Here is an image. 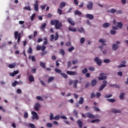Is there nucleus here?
I'll return each instance as SVG.
<instances>
[{
  "label": "nucleus",
  "instance_id": "39448f33",
  "mask_svg": "<svg viewBox=\"0 0 128 128\" xmlns=\"http://www.w3.org/2000/svg\"><path fill=\"white\" fill-rule=\"evenodd\" d=\"M108 77L106 76V74L104 73H100V76L98 78L99 80H106Z\"/></svg>",
  "mask_w": 128,
  "mask_h": 128
},
{
  "label": "nucleus",
  "instance_id": "4c0bfd02",
  "mask_svg": "<svg viewBox=\"0 0 128 128\" xmlns=\"http://www.w3.org/2000/svg\"><path fill=\"white\" fill-rule=\"evenodd\" d=\"M54 77H50V78L48 79V83L52 82V80H54Z\"/></svg>",
  "mask_w": 128,
  "mask_h": 128
},
{
  "label": "nucleus",
  "instance_id": "e2e57ef3",
  "mask_svg": "<svg viewBox=\"0 0 128 128\" xmlns=\"http://www.w3.org/2000/svg\"><path fill=\"white\" fill-rule=\"evenodd\" d=\"M110 34H116V30H111L110 31Z\"/></svg>",
  "mask_w": 128,
  "mask_h": 128
},
{
  "label": "nucleus",
  "instance_id": "412c9836",
  "mask_svg": "<svg viewBox=\"0 0 128 128\" xmlns=\"http://www.w3.org/2000/svg\"><path fill=\"white\" fill-rule=\"evenodd\" d=\"M16 63H12V64H9L8 66L9 68H14L16 67Z\"/></svg>",
  "mask_w": 128,
  "mask_h": 128
},
{
  "label": "nucleus",
  "instance_id": "09e8293b",
  "mask_svg": "<svg viewBox=\"0 0 128 128\" xmlns=\"http://www.w3.org/2000/svg\"><path fill=\"white\" fill-rule=\"evenodd\" d=\"M72 66V62L70 61H68L67 62V68H70Z\"/></svg>",
  "mask_w": 128,
  "mask_h": 128
},
{
  "label": "nucleus",
  "instance_id": "8fccbe9b",
  "mask_svg": "<svg viewBox=\"0 0 128 128\" xmlns=\"http://www.w3.org/2000/svg\"><path fill=\"white\" fill-rule=\"evenodd\" d=\"M54 40L56 41L57 40H58V32H56V36L55 37H54Z\"/></svg>",
  "mask_w": 128,
  "mask_h": 128
},
{
  "label": "nucleus",
  "instance_id": "dca6fc26",
  "mask_svg": "<svg viewBox=\"0 0 128 128\" xmlns=\"http://www.w3.org/2000/svg\"><path fill=\"white\" fill-rule=\"evenodd\" d=\"M18 72H20V71H18V70L14 71V72H11L10 74V76H16V74H18Z\"/></svg>",
  "mask_w": 128,
  "mask_h": 128
},
{
  "label": "nucleus",
  "instance_id": "de8ad7c7",
  "mask_svg": "<svg viewBox=\"0 0 128 128\" xmlns=\"http://www.w3.org/2000/svg\"><path fill=\"white\" fill-rule=\"evenodd\" d=\"M93 108L94 109V110H95V112H100V110L99 109V108L98 107L93 106Z\"/></svg>",
  "mask_w": 128,
  "mask_h": 128
},
{
  "label": "nucleus",
  "instance_id": "6e6552de",
  "mask_svg": "<svg viewBox=\"0 0 128 128\" xmlns=\"http://www.w3.org/2000/svg\"><path fill=\"white\" fill-rule=\"evenodd\" d=\"M32 114L33 116L32 118V120H38V114L36 113V112L34 111L32 112Z\"/></svg>",
  "mask_w": 128,
  "mask_h": 128
},
{
  "label": "nucleus",
  "instance_id": "c85d7f7f",
  "mask_svg": "<svg viewBox=\"0 0 128 128\" xmlns=\"http://www.w3.org/2000/svg\"><path fill=\"white\" fill-rule=\"evenodd\" d=\"M40 64L41 68H46V64L40 62Z\"/></svg>",
  "mask_w": 128,
  "mask_h": 128
},
{
  "label": "nucleus",
  "instance_id": "052dcab7",
  "mask_svg": "<svg viewBox=\"0 0 128 128\" xmlns=\"http://www.w3.org/2000/svg\"><path fill=\"white\" fill-rule=\"evenodd\" d=\"M112 94H110L108 95H105L104 98H112Z\"/></svg>",
  "mask_w": 128,
  "mask_h": 128
},
{
  "label": "nucleus",
  "instance_id": "79ce46f5",
  "mask_svg": "<svg viewBox=\"0 0 128 128\" xmlns=\"http://www.w3.org/2000/svg\"><path fill=\"white\" fill-rule=\"evenodd\" d=\"M36 18V14H33L31 16H30V20H31L32 22L34 20V18Z\"/></svg>",
  "mask_w": 128,
  "mask_h": 128
},
{
  "label": "nucleus",
  "instance_id": "1a4fd4ad",
  "mask_svg": "<svg viewBox=\"0 0 128 128\" xmlns=\"http://www.w3.org/2000/svg\"><path fill=\"white\" fill-rule=\"evenodd\" d=\"M94 62H96L97 64L99 66H102V62L98 58L96 57L94 58Z\"/></svg>",
  "mask_w": 128,
  "mask_h": 128
},
{
  "label": "nucleus",
  "instance_id": "ddd939ff",
  "mask_svg": "<svg viewBox=\"0 0 128 128\" xmlns=\"http://www.w3.org/2000/svg\"><path fill=\"white\" fill-rule=\"evenodd\" d=\"M87 117L89 118H96V116L92 114L90 112H88L86 114Z\"/></svg>",
  "mask_w": 128,
  "mask_h": 128
},
{
  "label": "nucleus",
  "instance_id": "a19ab883",
  "mask_svg": "<svg viewBox=\"0 0 128 128\" xmlns=\"http://www.w3.org/2000/svg\"><path fill=\"white\" fill-rule=\"evenodd\" d=\"M57 12L58 14L62 15V10L58 8L57 10Z\"/></svg>",
  "mask_w": 128,
  "mask_h": 128
},
{
  "label": "nucleus",
  "instance_id": "c9c22d12",
  "mask_svg": "<svg viewBox=\"0 0 128 128\" xmlns=\"http://www.w3.org/2000/svg\"><path fill=\"white\" fill-rule=\"evenodd\" d=\"M60 118V115H56L54 117V120H58Z\"/></svg>",
  "mask_w": 128,
  "mask_h": 128
},
{
  "label": "nucleus",
  "instance_id": "58836bf2",
  "mask_svg": "<svg viewBox=\"0 0 128 128\" xmlns=\"http://www.w3.org/2000/svg\"><path fill=\"white\" fill-rule=\"evenodd\" d=\"M46 126L47 128H52V123H48L46 124Z\"/></svg>",
  "mask_w": 128,
  "mask_h": 128
},
{
  "label": "nucleus",
  "instance_id": "0eeeda50",
  "mask_svg": "<svg viewBox=\"0 0 128 128\" xmlns=\"http://www.w3.org/2000/svg\"><path fill=\"white\" fill-rule=\"evenodd\" d=\"M102 83L104 84H102L98 89V90L100 91L102 90L106 86V84H108V82H106V80H104L102 82Z\"/></svg>",
  "mask_w": 128,
  "mask_h": 128
},
{
  "label": "nucleus",
  "instance_id": "338daca9",
  "mask_svg": "<svg viewBox=\"0 0 128 128\" xmlns=\"http://www.w3.org/2000/svg\"><path fill=\"white\" fill-rule=\"evenodd\" d=\"M88 70H90L91 72H94V68L93 67H89Z\"/></svg>",
  "mask_w": 128,
  "mask_h": 128
},
{
  "label": "nucleus",
  "instance_id": "f257e3e1",
  "mask_svg": "<svg viewBox=\"0 0 128 128\" xmlns=\"http://www.w3.org/2000/svg\"><path fill=\"white\" fill-rule=\"evenodd\" d=\"M50 24L54 26L56 30H60L62 26V23L60 22L58 20H52L50 21Z\"/></svg>",
  "mask_w": 128,
  "mask_h": 128
},
{
  "label": "nucleus",
  "instance_id": "49530a36",
  "mask_svg": "<svg viewBox=\"0 0 128 128\" xmlns=\"http://www.w3.org/2000/svg\"><path fill=\"white\" fill-rule=\"evenodd\" d=\"M106 100H108V102H116V100L114 98L107 99Z\"/></svg>",
  "mask_w": 128,
  "mask_h": 128
},
{
  "label": "nucleus",
  "instance_id": "7ed1b4c3",
  "mask_svg": "<svg viewBox=\"0 0 128 128\" xmlns=\"http://www.w3.org/2000/svg\"><path fill=\"white\" fill-rule=\"evenodd\" d=\"M14 36L15 40H17V42H18V44H20V36H21L20 33L18 34V32L15 31L14 32Z\"/></svg>",
  "mask_w": 128,
  "mask_h": 128
},
{
  "label": "nucleus",
  "instance_id": "a18cd8bd",
  "mask_svg": "<svg viewBox=\"0 0 128 128\" xmlns=\"http://www.w3.org/2000/svg\"><path fill=\"white\" fill-rule=\"evenodd\" d=\"M62 76H63L64 78H68V76L65 73H61Z\"/></svg>",
  "mask_w": 128,
  "mask_h": 128
},
{
  "label": "nucleus",
  "instance_id": "473e14b6",
  "mask_svg": "<svg viewBox=\"0 0 128 128\" xmlns=\"http://www.w3.org/2000/svg\"><path fill=\"white\" fill-rule=\"evenodd\" d=\"M74 50V47L71 46L68 48V52H72Z\"/></svg>",
  "mask_w": 128,
  "mask_h": 128
},
{
  "label": "nucleus",
  "instance_id": "f704fd0d",
  "mask_svg": "<svg viewBox=\"0 0 128 128\" xmlns=\"http://www.w3.org/2000/svg\"><path fill=\"white\" fill-rule=\"evenodd\" d=\"M124 92H122V93L120 96V100H124Z\"/></svg>",
  "mask_w": 128,
  "mask_h": 128
},
{
  "label": "nucleus",
  "instance_id": "6ab92c4d",
  "mask_svg": "<svg viewBox=\"0 0 128 128\" xmlns=\"http://www.w3.org/2000/svg\"><path fill=\"white\" fill-rule=\"evenodd\" d=\"M28 80L30 82H34V76L32 75L29 76Z\"/></svg>",
  "mask_w": 128,
  "mask_h": 128
},
{
  "label": "nucleus",
  "instance_id": "6e6d98bb",
  "mask_svg": "<svg viewBox=\"0 0 128 128\" xmlns=\"http://www.w3.org/2000/svg\"><path fill=\"white\" fill-rule=\"evenodd\" d=\"M96 98V94L94 92H92L90 95V98Z\"/></svg>",
  "mask_w": 128,
  "mask_h": 128
},
{
  "label": "nucleus",
  "instance_id": "9d476101",
  "mask_svg": "<svg viewBox=\"0 0 128 128\" xmlns=\"http://www.w3.org/2000/svg\"><path fill=\"white\" fill-rule=\"evenodd\" d=\"M40 103H36L34 106L35 110H36L37 112L40 110Z\"/></svg>",
  "mask_w": 128,
  "mask_h": 128
},
{
  "label": "nucleus",
  "instance_id": "c756f323",
  "mask_svg": "<svg viewBox=\"0 0 128 128\" xmlns=\"http://www.w3.org/2000/svg\"><path fill=\"white\" fill-rule=\"evenodd\" d=\"M74 14L76 16H80V15H82V12H80V10H75Z\"/></svg>",
  "mask_w": 128,
  "mask_h": 128
},
{
  "label": "nucleus",
  "instance_id": "4468645a",
  "mask_svg": "<svg viewBox=\"0 0 128 128\" xmlns=\"http://www.w3.org/2000/svg\"><path fill=\"white\" fill-rule=\"evenodd\" d=\"M38 1L36 0V4H34V10H36V12H38Z\"/></svg>",
  "mask_w": 128,
  "mask_h": 128
},
{
  "label": "nucleus",
  "instance_id": "a878e982",
  "mask_svg": "<svg viewBox=\"0 0 128 128\" xmlns=\"http://www.w3.org/2000/svg\"><path fill=\"white\" fill-rule=\"evenodd\" d=\"M68 30L70 32H76V28H72V27H68Z\"/></svg>",
  "mask_w": 128,
  "mask_h": 128
},
{
  "label": "nucleus",
  "instance_id": "774afa93",
  "mask_svg": "<svg viewBox=\"0 0 128 128\" xmlns=\"http://www.w3.org/2000/svg\"><path fill=\"white\" fill-rule=\"evenodd\" d=\"M29 126H30V128H36V126H34V124H30Z\"/></svg>",
  "mask_w": 128,
  "mask_h": 128
},
{
  "label": "nucleus",
  "instance_id": "f03ea898",
  "mask_svg": "<svg viewBox=\"0 0 128 128\" xmlns=\"http://www.w3.org/2000/svg\"><path fill=\"white\" fill-rule=\"evenodd\" d=\"M46 48V47L44 45H42V46L38 45L36 48V50H42V52H41V56H46V54H48V51H45Z\"/></svg>",
  "mask_w": 128,
  "mask_h": 128
},
{
  "label": "nucleus",
  "instance_id": "ea45409f",
  "mask_svg": "<svg viewBox=\"0 0 128 128\" xmlns=\"http://www.w3.org/2000/svg\"><path fill=\"white\" fill-rule=\"evenodd\" d=\"M118 26L120 28H122V22H118Z\"/></svg>",
  "mask_w": 128,
  "mask_h": 128
},
{
  "label": "nucleus",
  "instance_id": "f8f14e48",
  "mask_svg": "<svg viewBox=\"0 0 128 128\" xmlns=\"http://www.w3.org/2000/svg\"><path fill=\"white\" fill-rule=\"evenodd\" d=\"M67 22H68V24H71V26H74V24H76V23L74 22V20H72L71 18H68L67 19Z\"/></svg>",
  "mask_w": 128,
  "mask_h": 128
},
{
  "label": "nucleus",
  "instance_id": "c03bdc74",
  "mask_svg": "<svg viewBox=\"0 0 128 128\" xmlns=\"http://www.w3.org/2000/svg\"><path fill=\"white\" fill-rule=\"evenodd\" d=\"M116 12V10L112 8L111 9L110 11H108V12H110L111 14H114Z\"/></svg>",
  "mask_w": 128,
  "mask_h": 128
},
{
  "label": "nucleus",
  "instance_id": "680f3d73",
  "mask_svg": "<svg viewBox=\"0 0 128 128\" xmlns=\"http://www.w3.org/2000/svg\"><path fill=\"white\" fill-rule=\"evenodd\" d=\"M28 52V54H32V48H29Z\"/></svg>",
  "mask_w": 128,
  "mask_h": 128
},
{
  "label": "nucleus",
  "instance_id": "2eb2a0df",
  "mask_svg": "<svg viewBox=\"0 0 128 128\" xmlns=\"http://www.w3.org/2000/svg\"><path fill=\"white\" fill-rule=\"evenodd\" d=\"M86 18L89 20H94V15L88 14H86Z\"/></svg>",
  "mask_w": 128,
  "mask_h": 128
},
{
  "label": "nucleus",
  "instance_id": "603ef678",
  "mask_svg": "<svg viewBox=\"0 0 128 128\" xmlns=\"http://www.w3.org/2000/svg\"><path fill=\"white\" fill-rule=\"evenodd\" d=\"M88 72V68H84V70H82V73L84 74Z\"/></svg>",
  "mask_w": 128,
  "mask_h": 128
},
{
  "label": "nucleus",
  "instance_id": "cd10ccee",
  "mask_svg": "<svg viewBox=\"0 0 128 128\" xmlns=\"http://www.w3.org/2000/svg\"><path fill=\"white\" fill-rule=\"evenodd\" d=\"M66 6V2H62L60 4V8H64V6Z\"/></svg>",
  "mask_w": 128,
  "mask_h": 128
},
{
  "label": "nucleus",
  "instance_id": "b1692460",
  "mask_svg": "<svg viewBox=\"0 0 128 128\" xmlns=\"http://www.w3.org/2000/svg\"><path fill=\"white\" fill-rule=\"evenodd\" d=\"M112 112H114V114H120L121 112L120 110H116V109H112Z\"/></svg>",
  "mask_w": 128,
  "mask_h": 128
},
{
  "label": "nucleus",
  "instance_id": "9b49d317",
  "mask_svg": "<svg viewBox=\"0 0 128 128\" xmlns=\"http://www.w3.org/2000/svg\"><path fill=\"white\" fill-rule=\"evenodd\" d=\"M66 74L69 76H78V73L76 72L66 71Z\"/></svg>",
  "mask_w": 128,
  "mask_h": 128
},
{
  "label": "nucleus",
  "instance_id": "a211bd4d",
  "mask_svg": "<svg viewBox=\"0 0 128 128\" xmlns=\"http://www.w3.org/2000/svg\"><path fill=\"white\" fill-rule=\"evenodd\" d=\"M118 48V46L117 44H114L112 45V50H116Z\"/></svg>",
  "mask_w": 128,
  "mask_h": 128
},
{
  "label": "nucleus",
  "instance_id": "69168bd1",
  "mask_svg": "<svg viewBox=\"0 0 128 128\" xmlns=\"http://www.w3.org/2000/svg\"><path fill=\"white\" fill-rule=\"evenodd\" d=\"M84 41H85L84 38H82L80 40V44H84Z\"/></svg>",
  "mask_w": 128,
  "mask_h": 128
},
{
  "label": "nucleus",
  "instance_id": "4be33fe9",
  "mask_svg": "<svg viewBox=\"0 0 128 128\" xmlns=\"http://www.w3.org/2000/svg\"><path fill=\"white\" fill-rule=\"evenodd\" d=\"M78 32L80 34H84V32H86V31H84V28L82 27H81L80 28L78 29Z\"/></svg>",
  "mask_w": 128,
  "mask_h": 128
},
{
  "label": "nucleus",
  "instance_id": "5701e85b",
  "mask_svg": "<svg viewBox=\"0 0 128 128\" xmlns=\"http://www.w3.org/2000/svg\"><path fill=\"white\" fill-rule=\"evenodd\" d=\"M78 82V80H74V88H76Z\"/></svg>",
  "mask_w": 128,
  "mask_h": 128
},
{
  "label": "nucleus",
  "instance_id": "3c124183",
  "mask_svg": "<svg viewBox=\"0 0 128 128\" xmlns=\"http://www.w3.org/2000/svg\"><path fill=\"white\" fill-rule=\"evenodd\" d=\"M24 118H28V112H24Z\"/></svg>",
  "mask_w": 128,
  "mask_h": 128
},
{
  "label": "nucleus",
  "instance_id": "aec40b11",
  "mask_svg": "<svg viewBox=\"0 0 128 128\" xmlns=\"http://www.w3.org/2000/svg\"><path fill=\"white\" fill-rule=\"evenodd\" d=\"M110 26V24L106 22L102 24V28H108V26Z\"/></svg>",
  "mask_w": 128,
  "mask_h": 128
},
{
  "label": "nucleus",
  "instance_id": "864d4df0",
  "mask_svg": "<svg viewBox=\"0 0 128 128\" xmlns=\"http://www.w3.org/2000/svg\"><path fill=\"white\" fill-rule=\"evenodd\" d=\"M46 24L44 23L40 26V28L44 29L46 28Z\"/></svg>",
  "mask_w": 128,
  "mask_h": 128
},
{
  "label": "nucleus",
  "instance_id": "4d7b16f0",
  "mask_svg": "<svg viewBox=\"0 0 128 128\" xmlns=\"http://www.w3.org/2000/svg\"><path fill=\"white\" fill-rule=\"evenodd\" d=\"M6 46V43H4L2 45H0V48H2Z\"/></svg>",
  "mask_w": 128,
  "mask_h": 128
},
{
  "label": "nucleus",
  "instance_id": "423d86ee",
  "mask_svg": "<svg viewBox=\"0 0 128 128\" xmlns=\"http://www.w3.org/2000/svg\"><path fill=\"white\" fill-rule=\"evenodd\" d=\"M86 6L88 10H92V8H94V4L92 2H88Z\"/></svg>",
  "mask_w": 128,
  "mask_h": 128
},
{
  "label": "nucleus",
  "instance_id": "72a5a7b5",
  "mask_svg": "<svg viewBox=\"0 0 128 128\" xmlns=\"http://www.w3.org/2000/svg\"><path fill=\"white\" fill-rule=\"evenodd\" d=\"M29 60H32V62H36V58H34V56H30L28 58Z\"/></svg>",
  "mask_w": 128,
  "mask_h": 128
},
{
  "label": "nucleus",
  "instance_id": "13d9d810",
  "mask_svg": "<svg viewBox=\"0 0 128 128\" xmlns=\"http://www.w3.org/2000/svg\"><path fill=\"white\" fill-rule=\"evenodd\" d=\"M54 35L51 34L50 35V42H52V40H54Z\"/></svg>",
  "mask_w": 128,
  "mask_h": 128
},
{
  "label": "nucleus",
  "instance_id": "393cba45",
  "mask_svg": "<svg viewBox=\"0 0 128 128\" xmlns=\"http://www.w3.org/2000/svg\"><path fill=\"white\" fill-rule=\"evenodd\" d=\"M78 126H79V128H82V122L80 121V120H78L77 121Z\"/></svg>",
  "mask_w": 128,
  "mask_h": 128
},
{
  "label": "nucleus",
  "instance_id": "37998d69",
  "mask_svg": "<svg viewBox=\"0 0 128 128\" xmlns=\"http://www.w3.org/2000/svg\"><path fill=\"white\" fill-rule=\"evenodd\" d=\"M60 54H62V56H64V54H66L64 50L63 49H61L60 50Z\"/></svg>",
  "mask_w": 128,
  "mask_h": 128
},
{
  "label": "nucleus",
  "instance_id": "0e129e2a",
  "mask_svg": "<svg viewBox=\"0 0 128 128\" xmlns=\"http://www.w3.org/2000/svg\"><path fill=\"white\" fill-rule=\"evenodd\" d=\"M36 98L38 100H44V99H42V98L40 96H37Z\"/></svg>",
  "mask_w": 128,
  "mask_h": 128
},
{
  "label": "nucleus",
  "instance_id": "f3484780",
  "mask_svg": "<svg viewBox=\"0 0 128 128\" xmlns=\"http://www.w3.org/2000/svg\"><path fill=\"white\" fill-rule=\"evenodd\" d=\"M96 84V80L94 79L91 82L92 86H94Z\"/></svg>",
  "mask_w": 128,
  "mask_h": 128
},
{
  "label": "nucleus",
  "instance_id": "5fc2aeb1",
  "mask_svg": "<svg viewBox=\"0 0 128 128\" xmlns=\"http://www.w3.org/2000/svg\"><path fill=\"white\" fill-rule=\"evenodd\" d=\"M50 120H54V114L52 113H51L50 114Z\"/></svg>",
  "mask_w": 128,
  "mask_h": 128
},
{
  "label": "nucleus",
  "instance_id": "7c9ffc66",
  "mask_svg": "<svg viewBox=\"0 0 128 128\" xmlns=\"http://www.w3.org/2000/svg\"><path fill=\"white\" fill-rule=\"evenodd\" d=\"M74 116H76V118H78V112L76 110H74L73 112Z\"/></svg>",
  "mask_w": 128,
  "mask_h": 128
},
{
  "label": "nucleus",
  "instance_id": "bf43d9fd",
  "mask_svg": "<svg viewBox=\"0 0 128 128\" xmlns=\"http://www.w3.org/2000/svg\"><path fill=\"white\" fill-rule=\"evenodd\" d=\"M104 62L106 64H108V62H110V60H108V59H105V60H104Z\"/></svg>",
  "mask_w": 128,
  "mask_h": 128
},
{
  "label": "nucleus",
  "instance_id": "bb28decb",
  "mask_svg": "<svg viewBox=\"0 0 128 128\" xmlns=\"http://www.w3.org/2000/svg\"><path fill=\"white\" fill-rule=\"evenodd\" d=\"M84 98H82V97H80V100H79L78 102H79V104H84Z\"/></svg>",
  "mask_w": 128,
  "mask_h": 128
},
{
  "label": "nucleus",
  "instance_id": "20e7f679",
  "mask_svg": "<svg viewBox=\"0 0 128 128\" xmlns=\"http://www.w3.org/2000/svg\"><path fill=\"white\" fill-rule=\"evenodd\" d=\"M106 40L102 38L99 40V42L102 43V46H99L98 48L101 50H102V48H104V46H106Z\"/></svg>",
  "mask_w": 128,
  "mask_h": 128
},
{
  "label": "nucleus",
  "instance_id": "2f4dec72",
  "mask_svg": "<svg viewBox=\"0 0 128 128\" xmlns=\"http://www.w3.org/2000/svg\"><path fill=\"white\" fill-rule=\"evenodd\" d=\"M54 70L56 72H57V74H62V70L58 69V68H55Z\"/></svg>",
  "mask_w": 128,
  "mask_h": 128
},
{
  "label": "nucleus",
  "instance_id": "e433bc0d",
  "mask_svg": "<svg viewBox=\"0 0 128 128\" xmlns=\"http://www.w3.org/2000/svg\"><path fill=\"white\" fill-rule=\"evenodd\" d=\"M24 10H29V12H30V10H32V8H30V6H25L24 8Z\"/></svg>",
  "mask_w": 128,
  "mask_h": 128
}]
</instances>
